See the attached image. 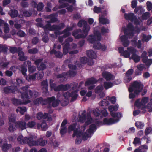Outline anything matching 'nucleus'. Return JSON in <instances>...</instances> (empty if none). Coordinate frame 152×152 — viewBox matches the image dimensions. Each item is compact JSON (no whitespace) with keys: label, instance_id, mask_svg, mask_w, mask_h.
Here are the masks:
<instances>
[{"label":"nucleus","instance_id":"nucleus-16","mask_svg":"<svg viewBox=\"0 0 152 152\" xmlns=\"http://www.w3.org/2000/svg\"><path fill=\"white\" fill-rule=\"evenodd\" d=\"M17 90V87L12 86L5 87L4 89V92L6 93L14 92Z\"/></svg>","mask_w":152,"mask_h":152},{"label":"nucleus","instance_id":"nucleus-38","mask_svg":"<svg viewBox=\"0 0 152 152\" xmlns=\"http://www.w3.org/2000/svg\"><path fill=\"white\" fill-rule=\"evenodd\" d=\"M27 109L26 108L24 107H19L16 110L17 112H19L22 115L24 114V113L26 112Z\"/></svg>","mask_w":152,"mask_h":152},{"label":"nucleus","instance_id":"nucleus-31","mask_svg":"<svg viewBox=\"0 0 152 152\" xmlns=\"http://www.w3.org/2000/svg\"><path fill=\"white\" fill-rule=\"evenodd\" d=\"M103 87L106 90H107L113 86L112 82L110 81H104L103 83Z\"/></svg>","mask_w":152,"mask_h":152},{"label":"nucleus","instance_id":"nucleus-47","mask_svg":"<svg viewBox=\"0 0 152 152\" xmlns=\"http://www.w3.org/2000/svg\"><path fill=\"white\" fill-rule=\"evenodd\" d=\"M37 142H38V144L41 146H44L47 144V141L45 140H43L42 138H40L38 140Z\"/></svg>","mask_w":152,"mask_h":152},{"label":"nucleus","instance_id":"nucleus-37","mask_svg":"<svg viewBox=\"0 0 152 152\" xmlns=\"http://www.w3.org/2000/svg\"><path fill=\"white\" fill-rule=\"evenodd\" d=\"M93 11L95 13L98 14L100 13H102V11L101 10V8H100V7H98L96 6H94L93 8ZM107 11L105 10L102 13L103 14H106Z\"/></svg>","mask_w":152,"mask_h":152},{"label":"nucleus","instance_id":"nucleus-50","mask_svg":"<svg viewBox=\"0 0 152 152\" xmlns=\"http://www.w3.org/2000/svg\"><path fill=\"white\" fill-rule=\"evenodd\" d=\"M51 54H54L56 57L61 58L62 56V53L59 52H57L54 49L52 50L50 52Z\"/></svg>","mask_w":152,"mask_h":152},{"label":"nucleus","instance_id":"nucleus-28","mask_svg":"<svg viewBox=\"0 0 152 152\" xmlns=\"http://www.w3.org/2000/svg\"><path fill=\"white\" fill-rule=\"evenodd\" d=\"M93 121V119L91 115V114L90 113H87V120L85 123L84 127L85 128L86 126L91 124Z\"/></svg>","mask_w":152,"mask_h":152},{"label":"nucleus","instance_id":"nucleus-20","mask_svg":"<svg viewBox=\"0 0 152 152\" xmlns=\"http://www.w3.org/2000/svg\"><path fill=\"white\" fill-rule=\"evenodd\" d=\"M70 87V86L69 84L65 85H60L57 87V88H54V90L56 91H65L69 89Z\"/></svg>","mask_w":152,"mask_h":152},{"label":"nucleus","instance_id":"nucleus-29","mask_svg":"<svg viewBox=\"0 0 152 152\" xmlns=\"http://www.w3.org/2000/svg\"><path fill=\"white\" fill-rule=\"evenodd\" d=\"M97 129L96 126L95 124H92L90 125L89 128L87 131L89 134H93Z\"/></svg>","mask_w":152,"mask_h":152},{"label":"nucleus","instance_id":"nucleus-7","mask_svg":"<svg viewBox=\"0 0 152 152\" xmlns=\"http://www.w3.org/2000/svg\"><path fill=\"white\" fill-rule=\"evenodd\" d=\"M101 35L100 33L98 31L94 32V35H89L88 37V41L91 43H93L96 41H100Z\"/></svg>","mask_w":152,"mask_h":152},{"label":"nucleus","instance_id":"nucleus-54","mask_svg":"<svg viewBox=\"0 0 152 152\" xmlns=\"http://www.w3.org/2000/svg\"><path fill=\"white\" fill-rule=\"evenodd\" d=\"M11 147V145L10 144H8L7 141L4 144V145H2V149L3 151H5L9 149Z\"/></svg>","mask_w":152,"mask_h":152},{"label":"nucleus","instance_id":"nucleus-19","mask_svg":"<svg viewBox=\"0 0 152 152\" xmlns=\"http://www.w3.org/2000/svg\"><path fill=\"white\" fill-rule=\"evenodd\" d=\"M58 2L61 4H62L61 7H65L68 5L67 3H75V0H59Z\"/></svg>","mask_w":152,"mask_h":152},{"label":"nucleus","instance_id":"nucleus-63","mask_svg":"<svg viewBox=\"0 0 152 152\" xmlns=\"http://www.w3.org/2000/svg\"><path fill=\"white\" fill-rule=\"evenodd\" d=\"M88 58L86 57H83L80 58V61L81 63L83 64H87Z\"/></svg>","mask_w":152,"mask_h":152},{"label":"nucleus","instance_id":"nucleus-30","mask_svg":"<svg viewBox=\"0 0 152 152\" xmlns=\"http://www.w3.org/2000/svg\"><path fill=\"white\" fill-rule=\"evenodd\" d=\"M48 83L47 80L43 81L41 83V85L42 86V89L43 92L47 94L48 93Z\"/></svg>","mask_w":152,"mask_h":152},{"label":"nucleus","instance_id":"nucleus-64","mask_svg":"<svg viewBox=\"0 0 152 152\" xmlns=\"http://www.w3.org/2000/svg\"><path fill=\"white\" fill-rule=\"evenodd\" d=\"M101 32L102 34L103 35L106 33H108L109 32L108 29L105 28L104 27H102L101 29Z\"/></svg>","mask_w":152,"mask_h":152},{"label":"nucleus","instance_id":"nucleus-41","mask_svg":"<svg viewBox=\"0 0 152 152\" xmlns=\"http://www.w3.org/2000/svg\"><path fill=\"white\" fill-rule=\"evenodd\" d=\"M142 58V61L143 63L146 62L147 60L148 59V56H147V52L146 51H144L141 55Z\"/></svg>","mask_w":152,"mask_h":152},{"label":"nucleus","instance_id":"nucleus-48","mask_svg":"<svg viewBox=\"0 0 152 152\" xmlns=\"http://www.w3.org/2000/svg\"><path fill=\"white\" fill-rule=\"evenodd\" d=\"M8 48L5 45H0V52H2L4 53H7L8 51Z\"/></svg>","mask_w":152,"mask_h":152},{"label":"nucleus","instance_id":"nucleus-35","mask_svg":"<svg viewBox=\"0 0 152 152\" xmlns=\"http://www.w3.org/2000/svg\"><path fill=\"white\" fill-rule=\"evenodd\" d=\"M57 14H52L50 15H49L47 16V18L50 19L51 22H54L57 21Z\"/></svg>","mask_w":152,"mask_h":152},{"label":"nucleus","instance_id":"nucleus-5","mask_svg":"<svg viewBox=\"0 0 152 152\" xmlns=\"http://www.w3.org/2000/svg\"><path fill=\"white\" fill-rule=\"evenodd\" d=\"M124 16L126 20H130L132 22H134V24L136 25H139L140 23V21L133 13H125Z\"/></svg>","mask_w":152,"mask_h":152},{"label":"nucleus","instance_id":"nucleus-51","mask_svg":"<svg viewBox=\"0 0 152 152\" xmlns=\"http://www.w3.org/2000/svg\"><path fill=\"white\" fill-rule=\"evenodd\" d=\"M104 88L102 86H97L95 89V92L96 93H99L100 92L102 91L103 90Z\"/></svg>","mask_w":152,"mask_h":152},{"label":"nucleus","instance_id":"nucleus-18","mask_svg":"<svg viewBox=\"0 0 152 152\" xmlns=\"http://www.w3.org/2000/svg\"><path fill=\"white\" fill-rule=\"evenodd\" d=\"M16 126L20 130H23L26 128V123L24 121H19L16 123Z\"/></svg>","mask_w":152,"mask_h":152},{"label":"nucleus","instance_id":"nucleus-56","mask_svg":"<svg viewBox=\"0 0 152 152\" xmlns=\"http://www.w3.org/2000/svg\"><path fill=\"white\" fill-rule=\"evenodd\" d=\"M130 54L131 53L129 51L126 50L122 53L121 55L124 56L125 58H128L130 57Z\"/></svg>","mask_w":152,"mask_h":152},{"label":"nucleus","instance_id":"nucleus-24","mask_svg":"<svg viewBox=\"0 0 152 152\" xmlns=\"http://www.w3.org/2000/svg\"><path fill=\"white\" fill-rule=\"evenodd\" d=\"M68 66L70 70L69 72V76L72 77L75 75V71L76 68L75 65H73L71 64H69Z\"/></svg>","mask_w":152,"mask_h":152},{"label":"nucleus","instance_id":"nucleus-34","mask_svg":"<svg viewBox=\"0 0 152 152\" xmlns=\"http://www.w3.org/2000/svg\"><path fill=\"white\" fill-rule=\"evenodd\" d=\"M37 126L38 129H40L41 128L44 131L46 130L48 128L47 124L44 121H43L41 124H37Z\"/></svg>","mask_w":152,"mask_h":152},{"label":"nucleus","instance_id":"nucleus-62","mask_svg":"<svg viewBox=\"0 0 152 152\" xmlns=\"http://www.w3.org/2000/svg\"><path fill=\"white\" fill-rule=\"evenodd\" d=\"M44 7L43 4L42 3H39L37 5V10L38 11H41L43 8Z\"/></svg>","mask_w":152,"mask_h":152},{"label":"nucleus","instance_id":"nucleus-25","mask_svg":"<svg viewBox=\"0 0 152 152\" xmlns=\"http://www.w3.org/2000/svg\"><path fill=\"white\" fill-rule=\"evenodd\" d=\"M86 55L88 57L91 59H95L97 57L96 53L91 50L87 51Z\"/></svg>","mask_w":152,"mask_h":152},{"label":"nucleus","instance_id":"nucleus-58","mask_svg":"<svg viewBox=\"0 0 152 152\" xmlns=\"http://www.w3.org/2000/svg\"><path fill=\"white\" fill-rule=\"evenodd\" d=\"M133 143L135 146L137 145H139L141 144V141L139 138L136 137L134 138Z\"/></svg>","mask_w":152,"mask_h":152},{"label":"nucleus","instance_id":"nucleus-2","mask_svg":"<svg viewBox=\"0 0 152 152\" xmlns=\"http://www.w3.org/2000/svg\"><path fill=\"white\" fill-rule=\"evenodd\" d=\"M21 90L22 98L24 101L25 100H28V99L32 97H35L38 95V93L37 92L28 90L26 87H22Z\"/></svg>","mask_w":152,"mask_h":152},{"label":"nucleus","instance_id":"nucleus-3","mask_svg":"<svg viewBox=\"0 0 152 152\" xmlns=\"http://www.w3.org/2000/svg\"><path fill=\"white\" fill-rule=\"evenodd\" d=\"M143 87V85L141 83L135 81L131 84L130 86L128 88V90L129 92H133L134 91L135 94L138 95L142 90Z\"/></svg>","mask_w":152,"mask_h":152},{"label":"nucleus","instance_id":"nucleus-43","mask_svg":"<svg viewBox=\"0 0 152 152\" xmlns=\"http://www.w3.org/2000/svg\"><path fill=\"white\" fill-rule=\"evenodd\" d=\"M140 99H137L134 102V106L137 107L138 109H140L142 105L143 104L141 101H140Z\"/></svg>","mask_w":152,"mask_h":152},{"label":"nucleus","instance_id":"nucleus-57","mask_svg":"<svg viewBox=\"0 0 152 152\" xmlns=\"http://www.w3.org/2000/svg\"><path fill=\"white\" fill-rule=\"evenodd\" d=\"M118 105L115 104L114 106H111L109 107V110L116 111L118 110Z\"/></svg>","mask_w":152,"mask_h":152},{"label":"nucleus","instance_id":"nucleus-12","mask_svg":"<svg viewBox=\"0 0 152 152\" xmlns=\"http://www.w3.org/2000/svg\"><path fill=\"white\" fill-rule=\"evenodd\" d=\"M60 102L59 100H56L54 97L48 98L47 99V103L50 105L52 104V106L53 107L58 106Z\"/></svg>","mask_w":152,"mask_h":152},{"label":"nucleus","instance_id":"nucleus-13","mask_svg":"<svg viewBox=\"0 0 152 152\" xmlns=\"http://www.w3.org/2000/svg\"><path fill=\"white\" fill-rule=\"evenodd\" d=\"M36 118L38 120H40L42 118L47 119L49 121L52 120L51 116L46 113H45L43 115L42 113L41 112L38 113L37 114Z\"/></svg>","mask_w":152,"mask_h":152},{"label":"nucleus","instance_id":"nucleus-61","mask_svg":"<svg viewBox=\"0 0 152 152\" xmlns=\"http://www.w3.org/2000/svg\"><path fill=\"white\" fill-rule=\"evenodd\" d=\"M82 137L83 140L85 141L89 137V135L86 132L82 133Z\"/></svg>","mask_w":152,"mask_h":152},{"label":"nucleus","instance_id":"nucleus-11","mask_svg":"<svg viewBox=\"0 0 152 152\" xmlns=\"http://www.w3.org/2000/svg\"><path fill=\"white\" fill-rule=\"evenodd\" d=\"M36 137L32 135H31L28 137H26L25 143L28 144L31 146L38 145V143L36 141Z\"/></svg>","mask_w":152,"mask_h":152},{"label":"nucleus","instance_id":"nucleus-33","mask_svg":"<svg viewBox=\"0 0 152 152\" xmlns=\"http://www.w3.org/2000/svg\"><path fill=\"white\" fill-rule=\"evenodd\" d=\"M16 116L14 114L10 115L8 117L9 124H11L14 123L16 120Z\"/></svg>","mask_w":152,"mask_h":152},{"label":"nucleus","instance_id":"nucleus-40","mask_svg":"<svg viewBox=\"0 0 152 152\" xmlns=\"http://www.w3.org/2000/svg\"><path fill=\"white\" fill-rule=\"evenodd\" d=\"M99 23L102 24H108L109 23V20L105 18L100 17L99 18Z\"/></svg>","mask_w":152,"mask_h":152},{"label":"nucleus","instance_id":"nucleus-21","mask_svg":"<svg viewBox=\"0 0 152 152\" xmlns=\"http://www.w3.org/2000/svg\"><path fill=\"white\" fill-rule=\"evenodd\" d=\"M87 117L86 111V110H83L79 116V121L82 123H84L86 121Z\"/></svg>","mask_w":152,"mask_h":152},{"label":"nucleus","instance_id":"nucleus-55","mask_svg":"<svg viewBox=\"0 0 152 152\" xmlns=\"http://www.w3.org/2000/svg\"><path fill=\"white\" fill-rule=\"evenodd\" d=\"M109 102L106 99H104L99 102V104L101 106H105L108 105Z\"/></svg>","mask_w":152,"mask_h":152},{"label":"nucleus","instance_id":"nucleus-59","mask_svg":"<svg viewBox=\"0 0 152 152\" xmlns=\"http://www.w3.org/2000/svg\"><path fill=\"white\" fill-rule=\"evenodd\" d=\"M21 50V49L20 48H19L18 49H17L15 47H12L10 48V51L12 53H15L17 51H20Z\"/></svg>","mask_w":152,"mask_h":152},{"label":"nucleus","instance_id":"nucleus-22","mask_svg":"<svg viewBox=\"0 0 152 152\" xmlns=\"http://www.w3.org/2000/svg\"><path fill=\"white\" fill-rule=\"evenodd\" d=\"M93 48L94 49L97 50L101 49L103 51H105L107 48V47L105 45H102L99 42L94 44Z\"/></svg>","mask_w":152,"mask_h":152},{"label":"nucleus","instance_id":"nucleus-14","mask_svg":"<svg viewBox=\"0 0 152 152\" xmlns=\"http://www.w3.org/2000/svg\"><path fill=\"white\" fill-rule=\"evenodd\" d=\"M103 77L106 79L107 81H109L114 80L115 77L111 73L108 72H104L102 73Z\"/></svg>","mask_w":152,"mask_h":152},{"label":"nucleus","instance_id":"nucleus-26","mask_svg":"<svg viewBox=\"0 0 152 152\" xmlns=\"http://www.w3.org/2000/svg\"><path fill=\"white\" fill-rule=\"evenodd\" d=\"M13 103L16 105L20 104H26L30 102L29 100H25V101L23 100V102L21 101L20 100L17 99H13L12 100Z\"/></svg>","mask_w":152,"mask_h":152},{"label":"nucleus","instance_id":"nucleus-8","mask_svg":"<svg viewBox=\"0 0 152 152\" xmlns=\"http://www.w3.org/2000/svg\"><path fill=\"white\" fill-rule=\"evenodd\" d=\"M19 69L21 72L22 74L25 77L26 79L28 81H33L35 79L37 75L36 73L32 75H29L28 77H27L26 73V72L27 71V69L26 66L22 65L20 66Z\"/></svg>","mask_w":152,"mask_h":152},{"label":"nucleus","instance_id":"nucleus-42","mask_svg":"<svg viewBox=\"0 0 152 152\" xmlns=\"http://www.w3.org/2000/svg\"><path fill=\"white\" fill-rule=\"evenodd\" d=\"M92 113L96 117L99 116L101 113V111L98 108L93 109L91 110Z\"/></svg>","mask_w":152,"mask_h":152},{"label":"nucleus","instance_id":"nucleus-39","mask_svg":"<svg viewBox=\"0 0 152 152\" xmlns=\"http://www.w3.org/2000/svg\"><path fill=\"white\" fill-rule=\"evenodd\" d=\"M26 137L23 138L22 136L20 135L18 137L17 140L20 144H23L26 142Z\"/></svg>","mask_w":152,"mask_h":152},{"label":"nucleus","instance_id":"nucleus-44","mask_svg":"<svg viewBox=\"0 0 152 152\" xmlns=\"http://www.w3.org/2000/svg\"><path fill=\"white\" fill-rule=\"evenodd\" d=\"M152 38V36L151 35L148 34L147 36L144 34L142 37V40L143 41L148 42Z\"/></svg>","mask_w":152,"mask_h":152},{"label":"nucleus","instance_id":"nucleus-1","mask_svg":"<svg viewBox=\"0 0 152 152\" xmlns=\"http://www.w3.org/2000/svg\"><path fill=\"white\" fill-rule=\"evenodd\" d=\"M77 26L80 27H83L82 29H77V39L85 38L88 35L90 30V26L85 20H80L77 23Z\"/></svg>","mask_w":152,"mask_h":152},{"label":"nucleus","instance_id":"nucleus-53","mask_svg":"<svg viewBox=\"0 0 152 152\" xmlns=\"http://www.w3.org/2000/svg\"><path fill=\"white\" fill-rule=\"evenodd\" d=\"M36 124V122L34 121H32L28 122L27 124V126L28 127L31 128H34Z\"/></svg>","mask_w":152,"mask_h":152},{"label":"nucleus","instance_id":"nucleus-17","mask_svg":"<svg viewBox=\"0 0 152 152\" xmlns=\"http://www.w3.org/2000/svg\"><path fill=\"white\" fill-rule=\"evenodd\" d=\"M75 121L76 120L75 119H73L72 122H74L75 123L70 125L68 127V132L69 133H70V132L72 131H74L72 136L73 137H75L76 135V132L75 130L76 127V125L75 123Z\"/></svg>","mask_w":152,"mask_h":152},{"label":"nucleus","instance_id":"nucleus-4","mask_svg":"<svg viewBox=\"0 0 152 152\" xmlns=\"http://www.w3.org/2000/svg\"><path fill=\"white\" fill-rule=\"evenodd\" d=\"M64 97L66 99L64 102H62V105L65 106L67 105L68 103V101L67 99L69 97H72V101L75 100L76 99V90L75 89L70 91L69 92H67L64 94Z\"/></svg>","mask_w":152,"mask_h":152},{"label":"nucleus","instance_id":"nucleus-45","mask_svg":"<svg viewBox=\"0 0 152 152\" xmlns=\"http://www.w3.org/2000/svg\"><path fill=\"white\" fill-rule=\"evenodd\" d=\"M150 16V13L149 12H147L142 14L141 18L142 20H146Z\"/></svg>","mask_w":152,"mask_h":152},{"label":"nucleus","instance_id":"nucleus-23","mask_svg":"<svg viewBox=\"0 0 152 152\" xmlns=\"http://www.w3.org/2000/svg\"><path fill=\"white\" fill-rule=\"evenodd\" d=\"M134 70L132 69H130L127 71L125 74V79L127 80L126 82H129L132 79L131 75L133 73Z\"/></svg>","mask_w":152,"mask_h":152},{"label":"nucleus","instance_id":"nucleus-52","mask_svg":"<svg viewBox=\"0 0 152 152\" xmlns=\"http://www.w3.org/2000/svg\"><path fill=\"white\" fill-rule=\"evenodd\" d=\"M71 30V28H68L64 30L63 31V33L64 34L63 35V37H66L69 36L70 34L69 31Z\"/></svg>","mask_w":152,"mask_h":152},{"label":"nucleus","instance_id":"nucleus-46","mask_svg":"<svg viewBox=\"0 0 152 152\" xmlns=\"http://www.w3.org/2000/svg\"><path fill=\"white\" fill-rule=\"evenodd\" d=\"M135 126L137 128L141 129L143 128L144 126V124L141 122L137 121L135 123Z\"/></svg>","mask_w":152,"mask_h":152},{"label":"nucleus","instance_id":"nucleus-60","mask_svg":"<svg viewBox=\"0 0 152 152\" xmlns=\"http://www.w3.org/2000/svg\"><path fill=\"white\" fill-rule=\"evenodd\" d=\"M128 29L131 31H133L134 30V27L133 24L131 23H129L127 26Z\"/></svg>","mask_w":152,"mask_h":152},{"label":"nucleus","instance_id":"nucleus-15","mask_svg":"<svg viewBox=\"0 0 152 152\" xmlns=\"http://www.w3.org/2000/svg\"><path fill=\"white\" fill-rule=\"evenodd\" d=\"M98 82L95 78L94 77H91L88 79L86 80L85 83V86H88L90 85H93L96 84Z\"/></svg>","mask_w":152,"mask_h":152},{"label":"nucleus","instance_id":"nucleus-27","mask_svg":"<svg viewBox=\"0 0 152 152\" xmlns=\"http://www.w3.org/2000/svg\"><path fill=\"white\" fill-rule=\"evenodd\" d=\"M34 103L35 104L37 105L40 104H45L47 103V100H43L42 98L41 97L37 98L34 100Z\"/></svg>","mask_w":152,"mask_h":152},{"label":"nucleus","instance_id":"nucleus-32","mask_svg":"<svg viewBox=\"0 0 152 152\" xmlns=\"http://www.w3.org/2000/svg\"><path fill=\"white\" fill-rule=\"evenodd\" d=\"M19 59L21 61H25L27 59V57L24 56V53L21 50L19 51L18 53Z\"/></svg>","mask_w":152,"mask_h":152},{"label":"nucleus","instance_id":"nucleus-49","mask_svg":"<svg viewBox=\"0 0 152 152\" xmlns=\"http://www.w3.org/2000/svg\"><path fill=\"white\" fill-rule=\"evenodd\" d=\"M10 16L12 18L16 17L18 14V12L17 10H12L9 13Z\"/></svg>","mask_w":152,"mask_h":152},{"label":"nucleus","instance_id":"nucleus-36","mask_svg":"<svg viewBox=\"0 0 152 152\" xmlns=\"http://www.w3.org/2000/svg\"><path fill=\"white\" fill-rule=\"evenodd\" d=\"M23 15L26 17L31 16L33 13L35 15H36L37 14V12L36 11H34L33 13V11L32 12H29L26 10H24L23 11Z\"/></svg>","mask_w":152,"mask_h":152},{"label":"nucleus","instance_id":"nucleus-6","mask_svg":"<svg viewBox=\"0 0 152 152\" xmlns=\"http://www.w3.org/2000/svg\"><path fill=\"white\" fill-rule=\"evenodd\" d=\"M119 120L118 119H115L112 118L108 119L107 118H104L103 122L98 121H96V123L97 125H110L117 122Z\"/></svg>","mask_w":152,"mask_h":152},{"label":"nucleus","instance_id":"nucleus-10","mask_svg":"<svg viewBox=\"0 0 152 152\" xmlns=\"http://www.w3.org/2000/svg\"><path fill=\"white\" fill-rule=\"evenodd\" d=\"M127 50L129 51L131 54L132 55L131 56V58L136 63L138 62L140 59V56L136 54V50L132 47H128L127 48Z\"/></svg>","mask_w":152,"mask_h":152},{"label":"nucleus","instance_id":"nucleus-9","mask_svg":"<svg viewBox=\"0 0 152 152\" xmlns=\"http://www.w3.org/2000/svg\"><path fill=\"white\" fill-rule=\"evenodd\" d=\"M64 25L63 23H61L58 26L54 25L52 26H51L50 24L48 23L43 28L45 32H46V30L47 29L50 31L60 30L62 29L64 27Z\"/></svg>","mask_w":152,"mask_h":152}]
</instances>
